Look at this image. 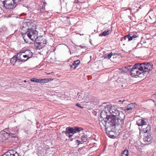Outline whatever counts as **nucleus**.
Returning a JSON list of instances; mask_svg holds the SVG:
<instances>
[{
    "instance_id": "obj_2",
    "label": "nucleus",
    "mask_w": 156,
    "mask_h": 156,
    "mask_svg": "<svg viewBox=\"0 0 156 156\" xmlns=\"http://www.w3.org/2000/svg\"><path fill=\"white\" fill-rule=\"evenodd\" d=\"M101 120L99 121V124L101 126H103V124H101V122L104 123H110L112 118L110 117V115L108 113V109L107 105L105 107V109L103 110L101 113Z\"/></svg>"
},
{
    "instance_id": "obj_46",
    "label": "nucleus",
    "mask_w": 156,
    "mask_h": 156,
    "mask_svg": "<svg viewBox=\"0 0 156 156\" xmlns=\"http://www.w3.org/2000/svg\"><path fill=\"white\" fill-rule=\"evenodd\" d=\"M90 58H91V56H90Z\"/></svg>"
},
{
    "instance_id": "obj_30",
    "label": "nucleus",
    "mask_w": 156,
    "mask_h": 156,
    "mask_svg": "<svg viewBox=\"0 0 156 156\" xmlns=\"http://www.w3.org/2000/svg\"><path fill=\"white\" fill-rule=\"evenodd\" d=\"M82 142H85L87 140V139L86 138H84V137H82Z\"/></svg>"
},
{
    "instance_id": "obj_6",
    "label": "nucleus",
    "mask_w": 156,
    "mask_h": 156,
    "mask_svg": "<svg viewBox=\"0 0 156 156\" xmlns=\"http://www.w3.org/2000/svg\"><path fill=\"white\" fill-rule=\"evenodd\" d=\"M82 128L79 127H68L66 128V130L63 131L66 135L69 138H70L73 135L77 133L80 132L82 130Z\"/></svg>"
},
{
    "instance_id": "obj_28",
    "label": "nucleus",
    "mask_w": 156,
    "mask_h": 156,
    "mask_svg": "<svg viewBox=\"0 0 156 156\" xmlns=\"http://www.w3.org/2000/svg\"><path fill=\"white\" fill-rule=\"evenodd\" d=\"M77 67V66L75 65H73V63L72 65H71V68L72 69H76Z\"/></svg>"
},
{
    "instance_id": "obj_35",
    "label": "nucleus",
    "mask_w": 156,
    "mask_h": 156,
    "mask_svg": "<svg viewBox=\"0 0 156 156\" xmlns=\"http://www.w3.org/2000/svg\"><path fill=\"white\" fill-rule=\"evenodd\" d=\"M25 15V14L24 13H23V14H20L19 15V16H24Z\"/></svg>"
},
{
    "instance_id": "obj_14",
    "label": "nucleus",
    "mask_w": 156,
    "mask_h": 156,
    "mask_svg": "<svg viewBox=\"0 0 156 156\" xmlns=\"http://www.w3.org/2000/svg\"><path fill=\"white\" fill-rule=\"evenodd\" d=\"M18 154L15 150H9L6 152L4 154L2 155L3 156H14L15 154Z\"/></svg>"
},
{
    "instance_id": "obj_18",
    "label": "nucleus",
    "mask_w": 156,
    "mask_h": 156,
    "mask_svg": "<svg viewBox=\"0 0 156 156\" xmlns=\"http://www.w3.org/2000/svg\"><path fill=\"white\" fill-rule=\"evenodd\" d=\"M129 41H130L133 39L138 37V35L136 34L133 35L132 34H129Z\"/></svg>"
},
{
    "instance_id": "obj_36",
    "label": "nucleus",
    "mask_w": 156,
    "mask_h": 156,
    "mask_svg": "<svg viewBox=\"0 0 156 156\" xmlns=\"http://www.w3.org/2000/svg\"><path fill=\"white\" fill-rule=\"evenodd\" d=\"M79 47H81V48H84V46H82V45H80L79 46Z\"/></svg>"
},
{
    "instance_id": "obj_31",
    "label": "nucleus",
    "mask_w": 156,
    "mask_h": 156,
    "mask_svg": "<svg viewBox=\"0 0 156 156\" xmlns=\"http://www.w3.org/2000/svg\"><path fill=\"white\" fill-rule=\"evenodd\" d=\"M76 105L80 108H83V107L82 106L80 105V104L76 103Z\"/></svg>"
},
{
    "instance_id": "obj_20",
    "label": "nucleus",
    "mask_w": 156,
    "mask_h": 156,
    "mask_svg": "<svg viewBox=\"0 0 156 156\" xmlns=\"http://www.w3.org/2000/svg\"><path fill=\"white\" fill-rule=\"evenodd\" d=\"M113 55V53L111 52L109 54H106L103 55V57L105 58L109 59Z\"/></svg>"
},
{
    "instance_id": "obj_32",
    "label": "nucleus",
    "mask_w": 156,
    "mask_h": 156,
    "mask_svg": "<svg viewBox=\"0 0 156 156\" xmlns=\"http://www.w3.org/2000/svg\"><path fill=\"white\" fill-rule=\"evenodd\" d=\"M77 141L79 144H82V143H83L82 141H80L78 140H77Z\"/></svg>"
},
{
    "instance_id": "obj_25",
    "label": "nucleus",
    "mask_w": 156,
    "mask_h": 156,
    "mask_svg": "<svg viewBox=\"0 0 156 156\" xmlns=\"http://www.w3.org/2000/svg\"><path fill=\"white\" fill-rule=\"evenodd\" d=\"M7 30L6 27L4 26H2L0 28V32H3L5 31H6Z\"/></svg>"
},
{
    "instance_id": "obj_39",
    "label": "nucleus",
    "mask_w": 156,
    "mask_h": 156,
    "mask_svg": "<svg viewBox=\"0 0 156 156\" xmlns=\"http://www.w3.org/2000/svg\"><path fill=\"white\" fill-rule=\"evenodd\" d=\"M122 154V155H121V156H126V155H123L122 154Z\"/></svg>"
},
{
    "instance_id": "obj_43",
    "label": "nucleus",
    "mask_w": 156,
    "mask_h": 156,
    "mask_svg": "<svg viewBox=\"0 0 156 156\" xmlns=\"http://www.w3.org/2000/svg\"><path fill=\"white\" fill-rule=\"evenodd\" d=\"M80 34V35H83V34Z\"/></svg>"
},
{
    "instance_id": "obj_37",
    "label": "nucleus",
    "mask_w": 156,
    "mask_h": 156,
    "mask_svg": "<svg viewBox=\"0 0 156 156\" xmlns=\"http://www.w3.org/2000/svg\"><path fill=\"white\" fill-rule=\"evenodd\" d=\"M88 133H90V135H91V134H92V133L91 132H90L89 131H88Z\"/></svg>"
},
{
    "instance_id": "obj_9",
    "label": "nucleus",
    "mask_w": 156,
    "mask_h": 156,
    "mask_svg": "<svg viewBox=\"0 0 156 156\" xmlns=\"http://www.w3.org/2000/svg\"><path fill=\"white\" fill-rule=\"evenodd\" d=\"M22 55V53L19 52L17 53L16 55L14 56L10 59V62L12 64L14 65L16 62L20 63V62H25L26 60L21 58V56Z\"/></svg>"
},
{
    "instance_id": "obj_40",
    "label": "nucleus",
    "mask_w": 156,
    "mask_h": 156,
    "mask_svg": "<svg viewBox=\"0 0 156 156\" xmlns=\"http://www.w3.org/2000/svg\"><path fill=\"white\" fill-rule=\"evenodd\" d=\"M145 132H145V133H147V130H145Z\"/></svg>"
},
{
    "instance_id": "obj_21",
    "label": "nucleus",
    "mask_w": 156,
    "mask_h": 156,
    "mask_svg": "<svg viewBox=\"0 0 156 156\" xmlns=\"http://www.w3.org/2000/svg\"><path fill=\"white\" fill-rule=\"evenodd\" d=\"M30 80L31 81L35 82L36 83H41V79H37L35 78H33L30 79Z\"/></svg>"
},
{
    "instance_id": "obj_26",
    "label": "nucleus",
    "mask_w": 156,
    "mask_h": 156,
    "mask_svg": "<svg viewBox=\"0 0 156 156\" xmlns=\"http://www.w3.org/2000/svg\"><path fill=\"white\" fill-rule=\"evenodd\" d=\"M80 62V61L79 60H77L76 61H74L73 62V65H76V66H78Z\"/></svg>"
},
{
    "instance_id": "obj_16",
    "label": "nucleus",
    "mask_w": 156,
    "mask_h": 156,
    "mask_svg": "<svg viewBox=\"0 0 156 156\" xmlns=\"http://www.w3.org/2000/svg\"><path fill=\"white\" fill-rule=\"evenodd\" d=\"M111 30L110 29H108L105 30L103 32L101 33L99 35L100 36H106L108 35L111 32Z\"/></svg>"
},
{
    "instance_id": "obj_24",
    "label": "nucleus",
    "mask_w": 156,
    "mask_h": 156,
    "mask_svg": "<svg viewBox=\"0 0 156 156\" xmlns=\"http://www.w3.org/2000/svg\"><path fill=\"white\" fill-rule=\"evenodd\" d=\"M121 154H122L126 156H128L129 155L128 151L127 149L125 150L122 152Z\"/></svg>"
},
{
    "instance_id": "obj_19",
    "label": "nucleus",
    "mask_w": 156,
    "mask_h": 156,
    "mask_svg": "<svg viewBox=\"0 0 156 156\" xmlns=\"http://www.w3.org/2000/svg\"><path fill=\"white\" fill-rule=\"evenodd\" d=\"M53 80V79H52L51 78H48L43 79H41V83H48L50 81L52 80Z\"/></svg>"
},
{
    "instance_id": "obj_33",
    "label": "nucleus",
    "mask_w": 156,
    "mask_h": 156,
    "mask_svg": "<svg viewBox=\"0 0 156 156\" xmlns=\"http://www.w3.org/2000/svg\"><path fill=\"white\" fill-rule=\"evenodd\" d=\"M14 3H15L16 4V3L17 2H19L21 1V0H14Z\"/></svg>"
},
{
    "instance_id": "obj_12",
    "label": "nucleus",
    "mask_w": 156,
    "mask_h": 156,
    "mask_svg": "<svg viewBox=\"0 0 156 156\" xmlns=\"http://www.w3.org/2000/svg\"><path fill=\"white\" fill-rule=\"evenodd\" d=\"M10 136L9 133L4 130H2L0 132V142H3L6 140Z\"/></svg>"
},
{
    "instance_id": "obj_44",
    "label": "nucleus",
    "mask_w": 156,
    "mask_h": 156,
    "mask_svg": "<svg viewBox=\"0 0 156 156\" xmlns=\"http://www.w3.org/2000/svg\"><path fill=\"white\" fill-rule=\"evenodd\" d=\"M89 138H90V139H92L91 138V137H89Z\"/></svg>"
},
{
    "instance_id": "obj_5",
    "label": "nucleus",
    "mask_w": 156,
    "mask_h": 156,
    "mask_svg": "<svg viewBox=\"0 0 156 156\" xmlns=\"http://www.w3.org/2000/svg\"><path fill=\"white\" fill-rule=\"evenodd\" d=\"M101 123V124H103V126L105 127V129L106 133L108 135L109 137L113 138L114 137V134L115 132V126H112L110 123L105 122Z\"/></svg>"
},
{
    "instance_id": "obj_38",
    "label": "nucleus",
    "mask_w": 156,
    "mask_h": 156,
    "mask_svg": "<svg viewBox=\"0 0 156 156\" xmlns=\"http://www.w3.org/2000/svg\"><path fill=\"white\" fill-rule=\"evenodd\" d=\"M14 156H19V155L18 154H15Z\"/></svg>"
},
{
    "instance_id": "obj_29",
    "label": "nucleus",
    "mask_w": 156,
    "mask_h": 156,
    "mask_svg": "<svg viewBox=\"0 0 156 156\" xmlns=\"http://www.w3.org/2000/svg\"><path fill=\"white\" fill-rule=\"evenodd\" d=\"M29 56H27V54L25 55H23V57H24V58H27V59L25 60H26V61L29 58H30V57H29Z\"/></svg>"
},
{
    "instance_id": "obj_13",
    "label": "nucleus",
    "mask_w": 156,
    "mask_h": 156,
    "mask_svg": "<svg viewBox=\"0 0 156 156\" xmlns=\"http://www.w3.org/2000/svg\"><path fill=\"white\" fill-rule=\"evenodd\" d=\"M35 41L36 43L35 44V46L39 49H40L44 47L47 44V41L45 39H43L40 42H37V41Z\"/></svg>"
},
{
    "instance_id": "obj_23",
    "label": "nucleus",
    "mask_w": 156,
    "mask_h": 156,
    "mask_svg": "<svg viewBox=\"0 0 156 156\" xmlns=\"http://www.w3.org/2000/svg\"><path fill=\"white\" fill-rule=\"evenodd\" d=\"M129 34H128V35L125 36L124 37H122V39H121V41H124L126 40L127 39H128V41H129Z\"/></svg>"
},
{
    "instance_id": "obj_8",
    "label": "nucleus",
    "mask_w": 156,
    "mask_h": 156,
    "mask_svg": "<svg viewBox=\"0 0 156 156\" xmlns=\"http://www.w3.org/2000/svg\"><path fill=\"white\" fill-rule=\"evenodd\" d=\"M2 3L3 6L8 9H13L16 6L14 0H4Z\"/></svg>"
},
{
    "instance_id": "obj_45",
    "label": "nucleus",
    "mask_w": 156,
    "mask_h": 156,
    "mask_svg": "<svg viewBox=\"0 0 156 156\" xmlns=\"http://www.w3.org/2000/svg\"><path fill=\"white\" fill-rule=\"evenodd\" d=\"M12 137V136H11V137ZM13 137H15L14 136H13Z\"/></svg>"
},
{
    "instance_id": "obj_27",
    "label": "nucleus",
    "mask_w": 156,
    "mask_h": 156,
    "mask_svg": "<svg viewBox=\"0 0 156 156\" xmlns=\"http://www.w3.org/2000/svg\"><path fill=\"white\" fill-rule=\"evenodd\" d=\"M96 104V102L94 100H92L90 102V104L92 107H93L94 105H95Z\"/></svg>"
},
{
    "instance_id": "obj_3",
    "label": "nucleus",
    "mask_w": 156,
    "mask_h": 156,
    "mask_svg": "<svg viewBox=\"0 0 156 156\" xmlns=\"http://www.w3.org/2000/svg\"><path fill=\"white\" fill-rule=\"evenodd\" d=\"M141 65H139V63H136L133 66L130 71V75L132 76L135 77L138 76L140 77H143L144 76L142 72L143 68L140 66Z\"/></svg>"
},
{
    "instance_id": "obj_1",
    "label": "nucleus",
    "mask_w": 156,
    "mask_h": 156,
    "mask_svg": "<svg viewBox=\"0 0 156 156\" xmlns=\"http://www.w3.org/2000/svg\"><path fill=\"white\" fill-rule=\"evenodd\" d=\"M21 34L24 41L27 43H28V41L25 38V36H24L26 35L31 40L35 41H38V32L34 29L32 28L28 29L27 31L25 33H23L21 32Z\"/></svg>"
},
{
    "instance_id": "obj_15",
    "label": "nucleus",
    "mask_w": 156,
    "mask_h": 156,
    "mask_svg": "<svg viewBox=\"0 0 156 156\" xmlns=\"http://www.w3.org/2000/svg\"><path fill=\"white\" fill-rule=\"evenodd\" d=\"M146 122L145 120L142 119H139L138 120L137 122L136 123L137 125L139 126H143L146 125Z\"/></svg>"
},
{
    "instance_id": "obj_34",
    "label": "nucleus",
    "mask_w": 156,
    "mask_h": 156,
    "mask_svg": "<svg viewBox=\"0 0 156 156\" xmlns=\"http://www.w3.org/2000/svg\"><path fill=\"white\" fill-rule=\"evenodd\" d=\"M124 101H125V100H123L122 101V103H123V102H124ZM118 102H122V101L121 100H119L118 101Z\"/></svg>"
},
{
    "instance_id": "obj_22",
    "label": "nucleus",
    "mask_w": 156,
    "mask_h": 156,
    "mask_svg": "<svg viewBox=\"0 0 156 156\" xmlns=\"http://www.w3.org/2000/svg\"><path fill=\"white\" fill-rule=\"evenodd\" d=\"M26 53L27 54V56H29L30 58L32 57L33 55V53L32 52L30 51V50H27V51H26Z\"/></svg>"
},
{
    "instance_id": "obj_41",
    "label": "nucleus",
    "mask_w": 156,
    "mask_h": 156,
    "mask_svg": "<svg viewBox=\"0 0 156 156\" xmlns=\"http://www.w3.org/2000/svg\"><path fill=\"white\" fill-rule=\"evenodd\" d=\"M52 73H53V72H51V73H48V74H51Z\"/></svg>"
},
{
    "instance_id": "obj_42",
    "label": "nucleus",
    "mask_w": 156,
    "mask_h": 156,
    "mask_svg": "<svg viewBox=\"0 0 156 156\" xmlns=\"http://www.w3.org/2000/svg\"><path fill=\"white\" fill-rule=\"evenodd\" d=\"M27 82V81H26V80H24V82H25H25Z\"/></svg>"
},
{
    "instance_id": "obj_10",
    "label": "nucleus",
    "mask_w": 156,
    "mask_h": 156,
    "mask_svg": "<svg viewBox=\"0 0 156 156\" xmlns=\"http://www.w3.org/2000/svg\"><path fill=\"white\" fill-rule=\"evenodd\" d=\"M137 106L136 103H131L127 105L125 107L124 111L126 114H129L133 112L135 108Z\"/></svg>"
},
{
    "instance_id": "obj_4",
    "label": "nucleus",
    "mask_w": 156,
    "mask_h": 156,
    "mask_svg": "<svg viewBox=\"0 0 156 156\" xmlns=\"http://www.w3.org/2000/svg\"><path fill=\"white\" fill-rule=\"evenodd\" d=\"M125 116V115L121 112L120 114L118 115V116L112 118V119H111V120H110L111 121L110 123L111 125L115 126L116 125H119L122 126L124 122Z\"/></svg>"
},
{
    "instance_id": "obj_17",
    "label": "nucleus",
    "mask_w": 156,
    "mask_h": 156,
    "mask_svg": "<svg viewBox=\"0 0 156 156\" xmlns=\"http://www.w3.org/2000/svg\"><path fill=\"white\" fill-rule=\"evenodd\" d=\"M143 139L145 141L150 142L152 140L151 136L150 135L145 136L144 137Z\"/></svg>"
},
{
    "instance_id": "obj_7",
    "label": "nucleus",
    "mask_w": 156,
    "mask_h": 156,
    "mask_svg": "<svg viewBox=\"0 0 156 156\" xmlns=\"http://www.w3.org/2000/svg\"><path fill=\"white\" fill-rule=\"evenodd\" d=\"M108 110V113L110 115L111 118L118 116L120 114V112L114 106L107 105Z\"/></svg>"
},
{
    "instance_id": "obj_11",
    "label": "nucleus",
    "mask_w": 156,
    "mask_h": 156,
    "mask_svg": "<svg viewBox=\"0 0 156 156\" xmlns=\"http://www.w3.org/2000/svg\"><path fill=\"white\" fill-rule=\"evenodd\" d=\"M139 65H141L140 66L143 68V70L142 72H144L143 74H144V76L146 72H148L152 69L153 65L152 64L150 63H139Z\"/></svg>"
}]
</instances>
